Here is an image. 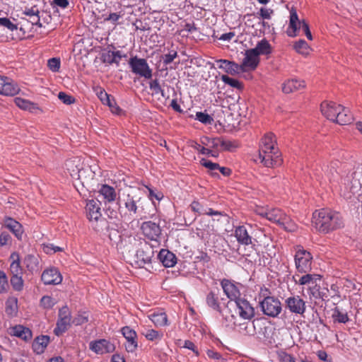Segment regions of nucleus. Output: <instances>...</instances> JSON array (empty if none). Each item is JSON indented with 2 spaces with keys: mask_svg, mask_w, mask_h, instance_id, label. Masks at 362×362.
I'll use <instances>...</instances> for the list:
<instances>
[{
  "mask_svg": "<svg viewBox=\"0 0 362 362\" xmlns=\"http://www.w3.org/2000/svg\"><path fill=\"white\" fill-rule=\"evenodd\" d=\"M142 334L149 341H159L163 337V333L153 329L145 328Z\"/></svg>",
  "mask_w": 362,
  "mask_h": 362,
  "instance_id": "44",
  "label": "nucleus"
},
{
  "mask_svg": "<svg viewBox=\"0 0 362 362\" xmlns=\"http://www.w3.org/2000/svg\"><path fill=\"white\" fill-rule=\"evenodd\" d=\"M267 293L269 291L267 288L261 290V294L264 296V298L259 301L261 310L265 315L276 317L282 310L281 303L274 296H266Z\"/></svg>",
  "mask_w": 362,
  "mask_h": 362,
  "instance_id": "3",
  "label": "nucleus"
},
{
  "mask_svg": "<svg viewBox=\"0 0 362 362\" xmlns=\"http://www.w3.org/2000/svg\"><path fill=\"white\" fill-rule=\"evenodd\" d=\"M235 236L237 241L244 245L252 244V237L249 235L245 226H240L235 229Z\"/></svg>",
  "mask_w": 362,
  "mask_h": 362,
  "instance_id": "28",
  "label": "nucleus"
},
{
  "mask_svg": "<svg viewBox=\"0 0 362 362\" xmlns=\"http://www.w3.org/2000/svg\"><path fill=\"white\" fill-rule=\"evenodd\" d=\"M267 219L282 226L287 231L293 232L297 228L296 223L279 209H269Z\"/></svg>",
  "mask_w": 362,
  "mask_h": 362,
  "instance_id": "4",
  "label": "nucleus"
},
{
  "mask_svg": "<svg viewBox=\"0 0 362 362\" xmlns=\"http://www.w3.org/2000/svg\"><path fill=\"white\" fill-rule=\"evenodd\" d=\"M294 48L297 52L305 56L308 55L310 50L308 44L303 40H299L296 42Z\"/></svg>",
  "mask_w": 362,
  "mask_h": 362,
  "instance_id": "45",
  "label": "nucleus"
},
{
  "mask_svg": "<svg viewBox=\"0 0 362 362\" xmlns=\"http://www.w3.org/2000/svg\"><path fill=\"white\" fill-rule=\"evenodd\" d=\"M15 104L21 109L24 110H28L29 112H33L35 110H38V107L37 104L30 102L24 98H16L14 99Z\"/></svg>",
  "mask_w": 362,
  "mask_h": 362,
  "instance_id": "38",
  "label": "nucleus"
},
{
  "mask_svg": "<svg viewBox=\"0 0 362 362\" xmlns=\"http://www.w3.org/2000/svg\"><path fill=\"white\" fill-rule=\"evenodd\" d=\"M153 252L146 243L139 249L133 259L132 264L135 267L143 268L146 264L151 263Z\"/></svg>",
  "mask_w": 362,
  "mask_h": 362,
  "instance_id": "8",
  "label": "nucleus"
},
{
  "mask_svg": "<svg viewBox=\"0 0 362 362\" xmlns=\"http://www.w3.org/2000/svg\"><path fill=\"white\" fill-rule=\"evenodd\" d=\"M106 105H108L112 113L119 114L121 109L117 105L115 100L113 98H112L110 100V103H106Z\"/></svg>",
  "mask_w": 362,
  "mask_h": 362,
  "instance_id": "63",
  "label": "nucleus"
},
{
  "mask_svg": "<svg viewBox=\"0 0 362 362\" xmlns=\"http://www.w3.org/2000/svg\"><path fill=\"white\" fill-rule=\"evenodd\" d=\"M20 90L18 86L11 79L0 76V94L14 95Z\"/></svg>",
  "mask_w": 362,
  "mask_h": 362,
  "instance_id": "20",
  "label": "nucleus"
},
{
  "mask_svg": "<svg viewBox=\"0 0 362 362\" xmlns=\"http://www.w3.org/2000/svg\"><path fill=\"white\" fill-rule=\"evenodd\" d=\"M259 57L267 55L272 52V46L266 39H262L257 42L256 47L252 49Z\"/></svg>",
  "mask_w": 362,
  "mask_h": 362,
  "instance_id": "39",
  "label": "nucleus"
},
{
  "mask_svg": "<svg viewBox=\"0 0 362 362\" xmlns=\"http://www.w3.org/2000/svg\"><path fill=\"white\" fill-rule=\"evenodd\" d=\"M177 54L175 51H171L164 56L163 63L166 65L170 64L177 57Z\"/></svg>",
  "mask_w": 362,
  "mask_h": 362,
  "instance_id": "64",
  "label": "nucleus"
},
{
  "mask_svg": "<svg viewBox=\"0 0 362 362\" xmlns=\"http://www.w3.org/2000/svg\"><path fill=\"white\" fill-rule=\"evenodd\" d=\"M39 260L38 255L29 254L25 257L23 264L30 272H37L40 269Z\"/></svg>",
  "mask_w": 362,
  "mask_h": 362,
  "instance_id": "30",
  "label": "nucleus"
},
{
  "mask_svg": "<svg viewBox=\"0 0 362 362\" xmlns=\"http://www.w3.org/2000/svg\"><path fill=\"white\" fill-rule=\"evenodd\" d=\"M71 312L68 307L64 306L59 311V318L57 322V327L54 332L57 336H59L65 332L71 324Z\"/></svg>",
  "mask_w": 362,
  "mask_h": 362,
  "instance_id": "10",
  "label": "nucleus"
},
{
  "mask_svg": "<svg viewBox=\"0 0 362 362\" xmlns=\"http://www.w3.org/2000/svg\"><path fill=\"white\" fill-rule=\"evenodd\" d=\"M255 160L267 168H274L281 165L282 163V158L279 149L265 151V153H263V151H259V154L255 158Z\"/></svg>",
  "mask_w": 362,
  "mask_h": 362,
  "instance_id": "5",
  "label": "nucleus"
},
{
  "mask_svg": "<svg viewBox=\"0 0 362 362\" xmlns=\"http://www.w3.org/2000/svg\"><path fill=\"white\" fill-rule=\"evenodd\" d=\"M129 65L134 74L146 79H150L152 77V70L145 59L137 57H131L129 60Z\"/></svg>",
  "mask_w": 362,
  "mask_h": 362,
  "instance_id": "7",
  "label": "nucleus"
},
{
  "mask_svg": "<svg viewBox=\"0 0 362 362\" xmlns=\"http://www.w3.org/2000/svg\"><path fill=\"white\" fill-rule=\"evenodd\" d=\"M11 284L13 288L17 291H21L23 288V280L22 275L12 276L11 278Z\"/></svg>",
  "mask_w": 362,
  "mask_h": 362,
  "instance_id": "49",
  "label": "nucleus"
},
{
  "mask_svg": "<svg viewBox=\"0 0 362 362\" xmlns=\"http://www.w3.org/2000/svg\"><path fill=\"white\" fill-rule=\"evenodd\" d=\"M230 306L233 305V303H230ZM235 306V313L243 320H250L255 316V309L250 305L249 301L243 298H239L234 302Z\"/></svg>",
  "mask_w": 362,
  "mask_h": 362,
  "instance_id": "9",
  "label": "nucleus"
},
{
  "mask_svg": "<svg viewBox=\"0 0 362 362\" xmlns=\"http://www.w3.org/2000/svg\"><path fill=\"white\" fill-rule=\"evenodd\" d=\"M11 334L25 341H28L32 338V332L30 329L22 325H16L11 328Z\"/></svg>",
  "mask_w": 362,
  "mask_h": 362,
  "instance_id": "33",
  "label": "nucleus"
},
{
  "mask_svg": "<svg viewBox=\"0 0 362 362\" xmlns=\"http://www.w3.org/2000/svg\"><path fill=\"white\" fill-rule=\"evenodd\" d=\"M341 191L346 199H351L354 195L361 197L362 194V165L356 166L354 171L343 179Z\"/></svg>",
  "mask_w": 362,
  "mask_h": 362,
  "instance_id": "2",
  "label": "nucleus"
},
{
  "mask_svg": "<svg viewBox=\"0 0 362 362\" xmlns=\"http://www.w3.org/2000/svg\"><path fill=\"white\" fill-rule=\"evenodd\" d=\"M203 238L209 246L215 247H218L220 242L223 240L221 235L213 230L210 233L208 232L204 234Z\"/></svg>",
  "mask_w": 362,
  "mask_h": 362,
  "instance_id": "35",
  "label": "nucleus"
},
{
  "mask_svg": "<svg viewBox=\"0 0 362 362\" xmlns=\"http://www.w3.org/2000/svg\"><path fill=\"white\" fill-rule=\"evenodd\" d=\"M49 342V337L46 335L37 337L33 343V349L37 354H41L44 352L45 348Z\"/></svg>",
  "mask_w": 362,
  "mask_h": 362,
  "instance_id": "32",
  "label": "nucleus"
},
{
  "mask_svg": "<svg viewBox=\"0 0 362 362\" xmlns=\"http://www.w3.org/2000/svg\"><path fill=\"white\" fill-rule=\"evenodd\" d=\"M8 288V281L6 274L0 271V293H4Z\"/></svg>",
  "mask_w": 362,
  "mask_h": 362,
  "instance_id": "59",
  "label": "nucleus"
},
{
  "mask_svg": "<svg viewBox=\"0 0 362 362\" xmlns=\"http://www.w3.org/2000/svg\"><path fill=\"white\" fill-rule=\"evenodd\" d=\"M87 217L90 221H98L101 217L100 202L98 200L90 199L87 202L86 206Z\"/></svg>",
  "mask_w": 362,
  "mask_h": 362,
  "instance_id": "21",
  "label": "nucleus"
},
{
  "mask_svg": "<svg viewBox=\"0 0 362 362\" xmlns=\"http://www.w3.org/2000/svg\"><path fill=\"white\" fill-rule=\"evenodd\" d=\"M290 22L287 30V34L289 37L296 36V31L301 29V22L299 21L297 13L295 10L290 12Z\"/></svg>",
  "mask_w": 362,
  "mask_h": 362,
  "instance_id": "26",
  "label": "nucleus"
},
{
  "mask_svg": "<svg viewBox=\"0 0 362 362\" xmlns=\"http://www.w3.org/2000/svg\"><path fill=\"white\" fill-rule=\"evenodd\" d=\"M158 258L165 267H172L176 264L175 255L167 250H160Z\"/></svg>",
  "mask_w": 362,
  "mask_h": 362,
  "instance_id": "31",
  "label": "nucleus"
},
{
  "mask_svg": "<svg viewBox=\"0 0 362 362\" xmlns=\"http://www.w3.org/2000/svg\"><path fill=\"white\" fill-rule=\"evenodd\" d=\"M12 262L10 264V272L12 276L22 275V268L20 264L19 255L16 252L11 255Z\"/></svg>",
  "mask_w": 362,
  "mask_h": 362,
  "instance_id": "41",
  "label": "nucleus"
},
{
  "mask_svg": "<svg viewBox=\"0 0 362 362\" xmlns=\"http://www.w3.org/2000/svg\"><path fill=\"white\" fill-rule=\"evenodd\" d=\"M6 313L10 316H15L18 313V298L10 296L6 302Z\"/></svg>",
  "mask_w": 362,
  "mask_h": 362,
  "instance_id": "43",
  "label": "nucleus"
},
{
  "mask_svg": "<svg viewBox=\"0 0 362 362\" xmlns=\"http://www.w3.org/2000/svg\"><path fill=\"white\" fill-rule=\"evenodd\" d=\"M313 256L302 247L298 246L295 254V264L298 272L306 273L311 269Z\"/></svg>",
  "mask_w": 362,
  "mask_h": 362,
  "instance_id": "6",
  "label": "nucleus"
},
{
  "mask_svg": "<svg viewBox=\"0 0 362 362\" xmlns=\"http://www.w3.org/2000/svg\"><path fill=\"white\" fill-rule=\"evenodd\" d=\"M352 120L353 117L349 110L343 107V110L339 111L334 122L340 125H346L350 124Z\"/></svg>",
  "mask_w": 362,
  "mask_h": 362,
  "instance_id": "37",
  "label": "nucleus"
},
{
  "mask_svg": "<svg viewBox=\"0 0 362 362\" xmlns=\"http://www.w3.org/2000/svg\"><path fill=\"white\" fill-rule=\"evenodd\" d=\"M332 318L334 322L339 323H346L349 320L347 313L340 311L338 308L334 309L332 314Z\"/></svg>",
  "mask_w": 362,
  "mask_h": 362,
  "instance_id": "48",
  "label": "nucleus"
},
{
  "mask_svg": "<svg viewBox=\"0 0 362 362\" xmlns=\"http://www.w3.org/2000/svg\"><path fill=\"white\" fill-rule=\"evenodd\" d=\"M58 98L64 104H66V105H70V104L73 103L74 101V99L71 96L66 94L64 92H59L58 94Z\"/></svg>",
  "mask_w": 362,
  "mask_h": 362,
  "instance_id": "62",
  "label": "nucleus"
},
{
  "mask_svg": "<svg viewBox=\"0 0 362 362\" xmlns=\"http://www.w3.org/2000/svg\"><path fill=\"white\" fill-rule=\"evenodd\" d=\"M285 303L292 313L303 315L305 311V303L299 296L288 297Z\"/></svg>",
  "mask_w": 362,
  "mask_h": 362,
  "instance_id": "16",
  "label": "nucleus"
},
{
  "mask_svg": "<svg viewBox=\"0 0 362 362\" xmlns=\"http://www.w3.org/2000/svg\"><path fill=\"white\" fill-rule=\"evenodd\" d=\"M321 276L316 274H306L299 277L298 280H296V283L300 286H305L308 288L313 286L314 284L320 281Z\"/></svg>",
  "mask_w": 362,
  "mask_h": 362,
  "instance_id": "29",
  "label": "nucleus"
},
{
  "mask_svg": "<svg viewBox=\"0 0 362 362\" xmlns=\"http://www.w3.org/2000/svg\"><path fill=\"white\" fill-rule=\"evenodd\" d=\"M259 63V57L252 49L245 51V57L240 65L242 71L255 70Z\"/></svg>",
  "mask_w": 362,
  "mask_h": 362,
  "instance_id": "13",
  "label": "nucleus"
},
{
  "mask_svg": "<svg viewBox=\"0 0 362 362\" xmlns=\"http://www.w3.org/2000/svg\"><path fill=\"white\" fill-rule=\"evenodd\" d=\"M23 13L29 18L28 21L33 25H37L39 27H42V23H40L39 16V10L36 6L25 8Z\"/></svg>",
  "mask_w": 362,
  "mask_h": 362,
  "instance_id": "36",
  "label": "nucleus"
},
{
  "mask_svg": "<svg viewBox=\"0 0 362 362\" xmlns=\"http://www.w3.org/2000/svg\"><path fill=\"white\" fill-rule=\"evenodd\" d=\"M60 59L59 58H52L47 62V66L49 69L53 72L59 71L60 69Z\"/></svg>",
  "mask_w": 362,
  "mask_h": 362,
  "instance_id": "55",
  "label": "nucleus"
},
{
  "mask_svg": "<svg viewBox=\"0 0 362 362\" xmlns=\"http://www.w3.org/2000/svg\"><path fill=\"white\" fill-rule=\"evenodd\" d=\"M4 224L18 239L22 238L23 230L22 225L19 222L12 218L6 217L4 221Z\"/></svg>",
  "mask_w": 362,
  "mask_h": 362,
  "instance_id": "23",
  "label": "nucleus"
},
{
  "mask_svg": "<svg viewBox=\"0 0 362 362\" xmlns=\"http://www.w3.org/2000/svg\"><path fill=\"white\" fill-rule=\"evenodd\" d=\"M320 288V287L317 282L314 284L313 286L308 288V294L310 299H317L321 298Z\"/></svg>",
  "mask_w": 362,
  "mask_h": 362,
  "instance_id": "52",
  "label": "nucleus"
},
{
  "mask_svg": "<svg viewBox=\"0 0 362 362\" xmlns=\"http://www.w3.org/2000/svg\"><path fill=\"white\" fill-rule=\"evenodd\" d=\"M149 88L153 91V94H161L163 97L165 96L164 90L161 88L158 80H153L150 82Z\"/></svg>",
  "mask_w": 362,
  "mask_h": 362,
  "instance_id": "54",
  "label": "nucleus"
},
{
  "mask_svg": "<svg viewBox=\"0 0 362 362\" xmlns=\"http://www.w3.org/2000/svg\"><path fill=\"white\" fill-rule=\"evenodd\" d=\"M56 303V300L51 296H43L40 300V305L45 309L52 308Z\"/></svg>",
  "mask_w": 362,
  "mask_h": 362,
  "instance_id": "53",
  "label": "nucleus"
},
{
  "mask_svg": "<svg viewBox=\"0 0 362 362\" xmlns=\"http://www.w3.org/2000/svg\"><path fill=\"white\" fill-rule=\"evenodd\" d=\"M141 201V198L135 199L134 197L128 194L126 199H124V204L126 209L129 212L131 215L136 214L138 211L137 203Z\"/></svg>",
  "mask_w": 362,
  "mask_h": 362,
  "instance_id": "40",
  "label": "nucleus"
},
{
  "mask_svg": "<svg viewBox=\"0 0 362 362\" xmlns=\"http://www.w3.org/2000/svg\"><path fill=\"white\" fill-rule=\"evenodd\" d=\"M121 332L124 337L127 339V343L125 344L126 350L128 352H134L138 346L136 341V332L128 326L124 327Z\"/></svg>",
  "mask_w": 362,
  "mask_h": 362,
  "instance_id": "19",
  "label": "nucleus"
},
{
  "mask_svg": "<svg viewBox=\"0 0 362 362\" xmlns=\"http://www.w3.org/2000/svg\"><path fill=\"white\" fill-rule=\"evenodd\" d=\"M141 229L146 238L156 242L158 240L161 234L160 226L150 221L144 222L141 224Z\"/></svg>",
  "mask_w": 362,
  "mask_h": 362,
  "instance_id": "14",
  "label": "nucleus"
},
{
  "mask_svg": "<svg viewBox=\"0 0 362 362\" xmlns=\"http://www.w3.org/2000/svg\"><path fill=\"white\" fill-rule=\"evenodd\" d=\"M219 69L224 70L229 74H236L239 73L240 69V65L234 62L228 61L226 59H218L216 61Z\"/></svg>",
  "mask_w": 362,
  "mask_h": 362,
  "instance_id": "25",
  "label": "nucleus"
},
{
  "mask_svg": "<svg viewBox=\"0 0 362 362\" xmlns=\"http://www.w3.org/2000/svg\"><path fill=\"white\" fill-rule=\"evenodd\" d=\"M320 110L327 119L334 122L339 111L343 110V106L334 102L324 101L320 105Z\"/></svg>",
  "mask_w": 362,
  "mask_h": 362,
  "instance_id": "15",
  "label": "nucleus"
},
{
  "mask_svg": "<svg viewBox=\"0 0 362 362\" xmlns=\"http://www.w3.org/2000/svg\"><path fill=\"white\" fill-rule=\"evenodd\" d=\"M150 320L157 327H163L167 325L168 317L165 313L157 312L149 315Z\"/></svg>",
  "mask_w": 362,
  "mask_h": 362,
  "instance_id": "42",
  "label": "nucleus"
},
{
  "mask_svg": "<svg viewBox=\"0 0 362 362\" xmlns=\"http://www.w3.org/2000/svg\"><path fill=\"white\" fill-rule=\"evenodd\" d=\"M41 279L45 284L58 285L62 281V276L57 269L52 267L45 270Z\"/></svg>",
  "mask_w": 362,
  "mask_h": 362,
  "instance_id": "18",
  "label": "nucleus"
},
{
  "mask_svg": "<svg viewBox=\"0 0 362 362\" xmlns=\"http://www.w3.org/2000/svg\"><path fill=\"white\" fill-rule=\"evenodd\" d=\"M274 149H279L276 145L275 136L272 133H267L261 140L259 151H263V153H265V151Z\"/></svg>",
  "mask_w": 362,
  "mask_h": 362,
  "instance_id": "27",
  "label": "nucleus"
},
{
  "mask_svg": "<svg viewBox=\"0 0 362 362\" xmlns=\"http://www.w3.org/2000/svg\"><path fill=\"white\" fill-rule=\"evenodd\" d=\"M98 192L105 203L113 202L116 200L117 197L115 188L107 185H102Z\"/></svg>",
  "mask_w": 362,
  "mask_h": 362,
  "instance_id": "24",
  "label": "nucleus"
},
{
  "mask_svg": "<svg viewBox=\"0 0 362 362\" xmlns=\"http://www.w3.org/2000/svg\"><path fill=\"white\" fill-rule=\"evenodd\" d=\"M221 284L224 293L231 301L235 302L238 299L240 298V292L239 289V286H241L240 284H235L227 279L222 280Z\"/></svg>",
  "mask_w": 362,
  "mask_h": 362,
  "instance_id": "17",
  "label": "nucleus"
},
{
  "mask_svg": "<svg viewBox=\"0 0 362 362\" xmlns=\"http://www.w3.org/2000/svg\"><path fill=\"white\" fill-rule=\"evenodd\" d=\"M313 223L317 231L325 234L343 227L339 214L327 209L316 210L313 213Z\"/></svg>",
  "mask_w": 362,
  "mask_h": 362,
  "instance_id": "1",
  "label": "nucleus"
},
{
  "mask_svg": "<svg viewBox=\"0 0 362 362\" xmlns=\"http://www.w3.org/2000/svg\"><path fill=\"white\" fill-rule=\"evenodd\" d=\"M201 143L202 145L206 146L209 149L211 148H219L220 145V139L219 138H213L211 139L209 137L205 136L202 138Z\"/></svg>",
  "mask_w": 362,
  "mask_h": 362,
  "instance_id": "46",
  "label": "nucleus"
},
{
  "mask_svg": "<svg viewBox=\"0 0 362 362\" xmlns=\"http://www.w3.org/2000/svg\"><path fill=\"white\" fill-rule=\"evenodd\" d=\"M90 349L96 354H105L112 353L115 349L113 343L107 339H98L93 341L89 344Z\"/></svg>",
  "mask_w": 362,
  "mask_h": 362,
  "instance_id": "12",
  "label": "nucleus"
},
{
  "mask_svg": "<svg viewBox=\"0 0 362 362\" xmlns=\"http://www.w3.org/2000/svg\"><path fill=\"white\" fill-rule=\"evenodd\" d=\"M206 303L208 305L210 306L214 310L221 312L220 305L218 302V297L213 291L210 292L207 295Z\"/></svg>",
  "mask_w": 362,
  "mask_h": 362,
  "instance_id": "47",
  "label": "nucleus"
},
{
  "mask_svg": "<svg viewBox=\"0 0 362 362\" xmlns=\"http://www.w3.org/2000/svg\"><path fill=\"white\" fill-rule=\"evenodd\" d=\"M0 25L8 28L11 31L18 29L17 25L12 23L8 18H0Z\"/></svg>",
  "mask_w": 362,
  "mask_h": 362,
  "instance_id": "56",
  "label": "nucleus"
},
{
  "mask_svg": "<svg viewBox=\"0 0 362 362\" xmlns=\"http://www.w3.org/2000/svg\"><path fill=\"white\" fill-rule=\"evenodd\" d=\"M200 163L202 165L204 166L205 168L212 171L218 170V168H219V165L218 163H213L205 158H202L200 160Z\"/></svg>",
  "mask_w": 362,
  "mask_h": 362,
  "instance_id": "60",
  "label": "nucleus"
},
{
  "mask_svg": "<svg viewBox=\"0 0 362 362\" xmlns=\"http://www.w3.org/2000/svg\"><path fill=\"white\" fill-rule=\"evenodd\" d=\"M337 174V172L334 168H332L329 171L326 170V172H325L326 177L323 180V182L327 183V181L332 182V181L334 180Z\"/></svg>",
  "mask_w": 362,
  "mask_h": 362,
  "instance_id": "61",
  "label": "nucleus"
},
{
  "mask_svg": "<svg viewBox=\"0 0 362 362\" xmlns=\"http://www.w3.org/2000/svg\"><path fill=\"white\" fill-rule=\"evenodd\" d=\"M122 57L120 51H108L103 54V61L109 64H116L118 66Z\"/></svg>",
  "mask_w": 362,
  "mask_h": 362,
  "instance_id": "34",
  "label": "nucleus"
},
{
  "mask_svg": "<svg viewBox=\"0 0 362 362\" xmlns=\"http://www.w3.org/2000/svg\"><path fill=\"white\" fill-rule=\"evenodd\" d=\"M195 119L204 124H211L214 122L213 118L209 115L202 112H197Z\"/></svg>",
  "mask_w": 362,
  "mask_h": 362,
  "instance_id": "51",
  "label": "nucleus"
},
{
  "mask_svg": "<svg viewBox=\"0 0 362 362\" xmlns=\"http://www.w3.org/2000/svg\"><path fill=\"white\" fill-rule=\"evenodd\" d=\"M66 169L70 176L74 180H81L85 170L83 167V163L79 158H73L66 162Z\"/></svg>",
  "mask_w": 362,
  "mask_h": 362,
  "instance_id": "11",
  "label": "nucleus"
},
{
  "mask_svg": "<svg viewBox=\"0 0 362 362\" xmlns=\"http://www.w3.org/2000/svg\"><path fill=\"white\" fill-rule=\"evenodd\" d=\"M96 93L100 101L105 105L110 103V100L112 98V97L108 95L104 89L100 88L98 90Z\"/></svg>",
  "mask_w": 362,
  "mask_h": 362,
  "instance_id": "58",
  "label": "nucleus"
},
{
  "mask_svg": "<svg viewBox=\"0 0 362 362\" xmlns=\"http://www.w3.org/2000/svg\"><path fill=\"white\" fill-rule=\"evenodd\" d=\"M305 87L304 81L298 80L296 78L288 79L282 83L281 90L286 93L288 94Z\"/></svg>",
  "mask_w": 362,
  "mask_h": 362,
  "instance_id": "22",
  "label": "nucleus"
},
{
  "mask_svg": "<svg viewBox=\"0 0 362 362\" xmlns=\"http://www.w3.org/2000/svg\"><path fill=\"white\" fill-rule=\"evenodd\" d=\"M221 80L226 84L229 85L233 88H235L237 89H241L243 88L242 83L238 80L230 78L227 75L221 76Z\"/></svg>",
  "mask_w": 362,
  "mask_h": 362,
  "instance_id": "50",
  "label": "nucleus"
},
{
  "mask_svg": "<svg viewBox=\"0 0 362 362\" xmlns=\"http://www.w3.org/2000/svg\"><path fill=\"white\" fill-rule=\"evenodd\" d=\"M237 144L228 140H223L220 139L219 148L222 150L232 151L237 147Z\"/></svg>",
  "mask_w": 362,
  "mask_h": 362,
  "instance_id": "57",
  "label": "nucleus"
}]
</instances>
